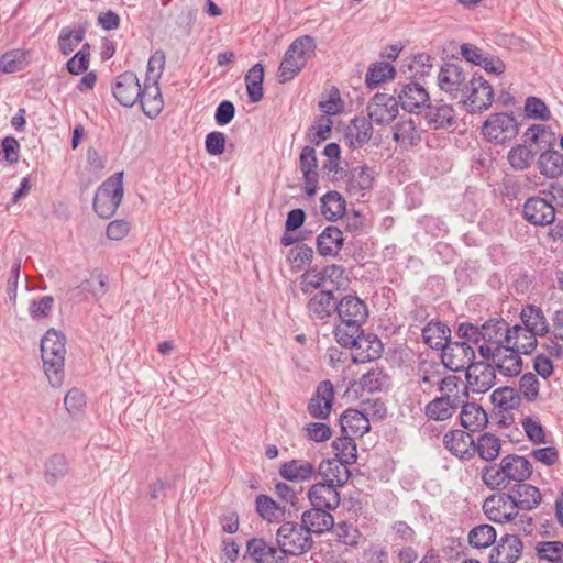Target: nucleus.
<instances>
[{"label":"nucleus","mask_w":563,"mask_h":563,"mask_svg":"<svg viewBox=\"0 0 563 563\" xmlns=\"http://www.w3.org/2000/svg\"><path fill=\"white\" fill-rule=\"evenodd\" d=\"M438 86L452 98L460 96L461 100L467 106L470 113H482L487 110L489 97L479 98L477 89L484 86V90L486 89V92L492 97V85L477 73H474L467 79V73L463 66L455 63H445L438 74Z\"/></svg>","instance_id":"f257e3e1"},{"label":"nucleus","mask_w":563,"mask_h":563,"mask_svg":"<svg viewBox=\"0 0 563 563\" xmlns=\"http://www.w3.org/2000/svg\"><path fill=\"white\" fill-rule=\"evenodd\" d=\"M532 471V464L527 457L511 453L503 456L499 463L483 466L481 479L492 490H505L512 486V483L529 479Z\"/></svg>","instance_id":"f03ea898"},{"label":"nucleus","mask_w":563,"mask_h":563,"mask_svg":"<svg viewBox=\"0 0 563 563\" xmlns=\"http://www.w3.org/2000/svg\"><path fill=\"white\" fill-rule=\"evenodd\" d=\"M66 338L63 332L49 329L41 340V357L44 373L49 385L54 388L64 382V367L66 355Z\"/></svg>","instance_id":"7ed1b4c3"},{"label":"nucleus","mask_w":563,"mask_h":563,"mask_svg":"<svg viewBox=\"0 0 563 563\" xmlns=\"http://www.w3.org/2000/svg\"><path fill=\"white\" fill-rule=\"evenodd\" d=\"M335 340L342 347L352 349V361L355 364L377 360L384 350L380 339L374 333H365L362 328L350 333L341 330L335 333Z\"/></svg>","instance_id":"20e7f679"},{"label":"nucleus","mask_w":563,"mask_h":563,"mask_svg":"<svg viewBox=\"0 0 563 563\" xmlns=\"http://www.w3.org/2000/svg\"><path fill=\"white\" fill-rule=\"evenodd\" d=\"M523 141L525 144L514 146L507 155L510 166L516 170L527 169L534 158V153L528 148L527 144L541 145L544 143L551 145L554 141V133L542 124H532L523 134Z\"/></svg>","instance_id":"39448f33"},{"label":"nucleus","mask_w":563,"mask_h":563,"mask_svg":"<svg viewBox=\"0 0 563 563\" xmlns=\"http://www.w3.org/2000/svg\"><path fill=\"white\" fill-rule=\"evenodd\" d=\"M521 324L512 325V332L528 333L529 342L522 343V354H530L538 345V336H543L549 332V324L540 307L526 305L520 311Z\"/></svg>","instance_id":"423d86ee"},{"label":"nucleus","mask_w":563,"mask_h":563,"mask_svg":"<svg viewBox=\"0 0 563 563\" xmlns=\"http://www.w3.org/2000/svg\"><path fill=\"white\" fill-rule=\"evenodd\" d=\"M123 198V172L115 173L104 180L97 189L93 198V210L103 219L111 218Z\"/></svg>","instance_id":"0eeeda50"},{"label":"nucleus","mask_w":563,"mask_h":563,"mask_svg":"<svg viewBox=\"0 0 563 563\" xmlns=\"http://www.w3.org/2000/svg\"><path fill=\"white\" fill-rule=\"evenodd\" d=\"M336 313L340 324L334 328V334L341 330L346 333L358 331L368 318L367 305L353 295H346L339 300Z\"/></svg>","instance_id":"6e6552de"},{"label":"nucleus","mask_w":563,"mask_h":563,"mask_svg":"<svg viewBox=\"0 0 563 563\" xmlns=\"http://www.w3.org/2000/svg\"><path fill=\"white\" fill-rule=\"evenodd\" d=\"M314 49V41L309 35L300 36L289 45L284 53V82L299 75Z\"/></svg>","instance_id":"1a4fd4ad"},{"label":"nucleus","mask_w":563,"mask_h":563,"mask_svg":"<svg viewBox=\"0 0 563 563\" xmlns=\"http://www.w3.org/2000/svg\"><path fill=\"white\" fill-rule=\"evenodd\" d=\"M482 133L492 143L505 144L518 135L519 124L512 114L493 113L483 123Z\"/></svg>","instance_id":"9d476101"},{"label":"nucleus","mask_w":563,"mask_h":563,"mask_svg":"<svg viewBox=\"0 0 563 563\" xmlns=\"http://www.w3.org/2000/svg\"><path fill=\"white\" fill-rule=\"evenodd\" d=\"M441 361L449 371H466L475 362L474 347L467 342L453 341L450 336L441 350Z\"/></svg>","instance_id":"9b49d317"},{"label":"nucleus","mask_w":563,"mask_h":563,"mask_svg":"<svg viewBox=\"0 0 563 563\" xmlns=\"http://www.w3.org/2000/svg\"><path fill=\"white\" fill-rule=\"evenodd\" d=\"M483 510L489 520L497 523L511 522L518 516L510 495L503 490L488 496L483 503Z\"/></svg>","instance_id":"f8f14e48"},{"label":"nucleus","mask_w":563,"mask_h":563,"mask_svg":"<svg viewBox=\"0 0 563 563\" xmlns=\"http://www.w3.org/2000/svg\"><path fill=\"white\" fill-rule=\"evenodd\" d=\"M496 368L489 362H474L470 368L466 369L467 385L464 387L463 393L465 397L468 396V387L473 393H486L489 390L496 380Z\"/></svg>","instance_id":"ddd939ff"},{"label":"nucleus","mask_w":563,"mask_h":563,"mask_svg":"<svg viewBox=\"0 0 563 563\" xmlns=\"http://www.w3.org/2000/svg\"><path fill=\"white\" fill-rule=\"evenodd\" d=\"M399 101L388 93H376L367 103L369 120L378 125L388 124L398 115Z\"/></svg>","instance_id":"4468645a"},{"label":"nucleus","mask_w":563,"mask_h":563,"mask_svg":"<svg viewBox=\"0 0 563 563\" xmlns=\"http://www.w3.org/2000/svg\"><path fill=\"white\" fill-rule=\"evenodd\" d=\"M522 216L529 223L544 227L553 223L555 220V208L552 200L533 196L526 200Z\"/></svg>","instance_id":"2eb2a0df"},{"label":"nucleus","mask_w":563,"mask_h":563,"mask_svg":"<svg viewBox=\"0 0 563 563\" xmlns=\"http://www.w3.org/2000/svg\"><path fill=\"white\" fill-rule=\"evenodd\" d=\"M523 543L517 533H505L496 540L489 553V563H516L522 555Z\"/></svg>","instance_id":"dca6fc26"},{"label":"nucleus","mask_w":563,"mask_h":563,"mask_svg":"<svg viewBox=\"0 0 563 563\" xmlns=\"http://www.w3.org/2000/svg\"><path fill=\"white\" fill-rule=\"evenodd\" d=\"M474 440L472 432L454 429L443 435V445L460 461L467 462L475 456Z\"/></svg>","instance_id":"f3484780"},{"label":"nucleus","mask_w":563,"mask_h":563,"mask_svg":"<svg viewBox=\"0 0 563 563\" xmlns=\"http://www.w3.org/2000/svg\"><path fill=\"white\" fill-rule=\"evenodd\" d=\"M334 401V387L331 380L324 379L319 383L313 396L307 405L308 413L319 420H325L331 413Z\"/></svg>","instance_id":"a211bd4d"},{"label":"nucleus","mask_w":563,"mask_h":563,"mask_svg":"<svg viewBox=\"0 0 563 563\" xmlns=\"http://www.w3.org/2000/svg\"><path fill=\"white\" fill-rule=\"evenodd\" d=\"M346 191L350 196L363 198L369 192L374 184V170L366 164L345 170Z\"/></svg>","instance_id":"6ab92c4d"},{"label":"nucleus","mask_w":563,"mask_h":563,"mask_svg":"<svg viewBox=\"0 0 563 563\" xmlns=\"http://www.w3.org/2000/svg\"><path fill=\"white\" fill-rule=\"evenodd\" d=\"M141 84L132 71H125L115 78L112 93L115 100L125 108L133 107L140 98Z\"/></svg>","instance_id":"aec40b11"},{"label":"nucleus","mask_w":563,"mask_h":563,"mask_svg":"<svg viewBox=\"0 0 563 563\" xmlns=\"http://www.w3.org/2000/svg\"><path fill=\"white\" fill-rule=\"evenodd\" d=\"M343 269L338 265H328L321 271L307 269L302 275L303 290L312 289H334L336 288L335 279L340 278Z\"/></svg>","instance_id":"412c9836"},{"label":"nucleus","mask_w":563,"mask_h":563,"mask_svg":"<svg viewBox=\"0 0 563 563\" xmlns=\"http://www.w3.org/2000/svg\"><path fill=\"white\" fill-rule=\"evenodd\" d=\"M496 371L505 377H516L522 371V358L517 347L510 344L496 345Z\"/></svg>","instance_id":"4be33fe9"},{"label":"nucleus","mask_w":563,"mask_h":563,"mask_svg":"<svg viewBox=\"0 0 563 563\" xmlns=\"http://www.w3.org/2000/svg\"><path fill=\"white\" fill-rule=\"evenodd\" d=\"M508 494L511 497L512 508L530 511L536 509L542 501L540 489L531 484L521 482L510 486Z\"/></svg>","instance_id":"5701e85b"},{"label":"nucleus","mask_w":563,"mask_h":563,"mask_svg":"<svg viewBox=\"0 0 563 563\" xmlns=\"http://www.w3.org/2000/svg\"><path fill=\"white\" fill-rule=\"evenodd\" d=\"M424 119L432 130H444L456 124L453 107L442 101H429L426 106Z\"/></svg>","instance_id":"b1692460"},{"label":"nucleus","mask_w":563,"mask_h":563,"mask_svg":"<svg viewBox=\"0 0 563 563\" xmlns=\"http://www.w3.org/2000/svg\"><path fill=\"white\" fill-rule=\"evenodd\" d=\"M336 484L319 482L308 490V499L313 507L334 510L339 507L341 497Z\"/></svg>","instance_id":"393cba45"},{"label":"nucleus","mask_w":563,"mask_h":563,"mask_svg":"<svg viewBox=\"0 0 563 563\" xmlns=\"http://www.w3.org/2000/svg\"><path fill=\"white\" fill-rule=\"evenodd\" d=\"M312 545L310 533L305 529H296V525L284 521V555H298Z\"/></svg>","instance_id":"a878e982"},{"label":"nucleus","mask_w":563,"mask_h":563,"mask_svg":"<svg viewBox=\"0 0 563 563\" xmlns=\"http://www.w3.org/2000/svg\"><path fill=\"white\" fill-rule=\"evenodd\" d=\"M330 511L312 506L301 516V529L307 530L310 534H321L331 530L334 527V518Z\"/></svg>","instance_id":"bb28decb"},{"label":"nucleus","mask_w":563,"mask_h":563,"mask_svg":"<svg viewBox=\"0 0 563 563\" xmlns=\"http://www.w3.org/2000/svg\"><path fill=\"white\" fill-rule=\"evenodd\" d=\"M398 99L402 109L408 112H419L430 101L424 87L417 82L404 85L398 92Z\"/></svg>","instance_id":"cd10ccee"},{"label":"nucleus","mask_w":563,"mask_h":563,"mask_svg":"<svg viewBox=\"0 0 563 563\" xmlns=\"http://www.w3.org/2000/svg\"><path fill=\"white\" fill-rule=\"evenodd\" d=\"M300 170L305 179V192L312 197L316 195L319 183L318 163L316 151L311 146H305L299 157Z\"/></svg>","instance_id":"c85d7f7f"},{"label":"nucleus","mask_w":563,"mask_h":563,"mask_svg":"<svg viewBox=\"0 0 563 563\" xmlns=\"http://www.w3.org/2000/svg\"><path fill=\"white\" fill-rule=\"evenodd\" d=\"M159 81H144L141 87L139 101L144 114L151 119H155L164 107Z\"/></svg>","instance_id":"c756f323"},{"label":"nucleus","mask_w":563,"mask_h":563,"mask_svg":"<svg viewBox=\"0 0 563 563\" xmlns=\"http://www.w3.org/2000/svg\"><path fill=\"white\" fill-rule=\"evenodd\" d=\"M462 400L457 395H443L435 397L427 404L424 413L430 420L444 421L450 419L460 407Z\"/></svg>","instance_id":"7c9ffc66"},{"label":"nucleus","mask_w":563,"mask_h":563,"mask_svg":"<svg viewBox=\"0 0 563 563\" xmlns=\"http://www.w3.org/2000/svg\"><path fill=\"white\" fill-rule=\"evenodd\" d=\"M338 303L332 289H322L309 299L307 307L313 318L325 320L336 312Z\"/></svg>","instance_id":"2f4dec72"},{"label":"nucleus","mask_w":563,"mask_h":563,"mask_svg":"<svg viewBox=\"0 0 563 563\" xmlns=\"http://www.w3.org/2000/svg\"><path fill=\"white\" fill-rule=\"evenodd\" d=\"M460 421L465 430L478 432L486 428L488 415L478 404L467 401L461 406Z\"/></svg>","instance_id":"473e14b6"},{"label":"nucleus","mask_w":563,"mask_h":563,"mask_svg":"<svg viewBox=\"0 0 563 563\" xmlns=\"http://www.w3.org/2000/svg\"><path fill=\"white\" fill-rule=\"evenodd\" d=\"M372 135V121L365 117H355L352 119L344 137L350 147L361 148L369 142Z\"/></svg>","instance_id":"72a5a7b5"},{"label":"nucleus","mask_w":563,"mask_h":563,"mask_svg":"<svg viewBox=\"0 0 563 563\" xmlns=\"http://www.w3.org/2000/svg\"><path fill=\"white\" fill-rule=\"evenodd\" d=\"M341 433H350L354 437H363L371 429L367 415L363 411L349 408L340 416Z\"/></svg>","instance_id":"f704fd0d"},{"label":"nucleus","mask_w":563,"mask_h":563,"mask_svg":"<svg viewBox=\"0 0 563 563\" xmlns=\"http://www.w3.org/2000/svg\"><path fill=\"white\" fill-rule=\"evenodd\" d=\"M344 243L343 232L334 225L327 227L317 238V251L323 256H336Z\"/></svg>","instance_id":"c9c22d12"},{"label":"nucleus","mask_w":563,"mask_h":563,"mask_svg":"<svg viewBox=\"0 0 563 563\" xmlns=\"http://www.w3.org/2000/svg\"><path fill=\"white\" fill-rule=\"evenodd\" d=\"M318 474L324 479V483L343 486L350 478L347 465L339 459L323 460L317 470Z\"/></svg>","instance_id":"e433bc0d"},{"label":"nucleus","mask_w":563,"mask_h":563,"mask_svg":"<svg viewBox=\"0 0 563 563\" xmlns=\"http://www.w3.org/2000/svg\"><path fill=\"white\" fill-rule=\"evenodd\" d=\"M246 553L256 563H282L278 550L262 538H253L246 543Z\"/></svg>","instance_id":"4c0bfd02"},{"label":"nucleus","mask_w":563,"mask_h":563,"mask_svg":"<svg viewBox=\"0 0 563 563\" xmlns=\"http://www.w3.org/2000/svg\"><path fill=\"white\" fill-rule=\"evenodd\" d=\"M510 330L504 319H489L482 324L483 341L496 345L510 344Z\"/></svg>","instance_id":"58836bf2"},{"label":"nucleus","mask_w":563,"mask_h":563,"mask_svg":"<svg viewBox=\"0 0 563 563\" xmlns=\"http://www.w3.org/2000/svg\"><path fill=\"white\" fill-rule=\"evenodd\" d=\"M391 378L383 367H374L360 377L358 386L368 394L387 390Z\"/></svg>","instance_id":"ea45409f"},{"label":"nucleus","mask_w":563,"mask_h":563,"mask_svg":"<svg viewBox=\"0 0 563 563\" xmlns=\"http://www.w3.org/2000/svg\"><path fill=\"white\" fill-rule=\"evenodd\" d=\"M540 174L547 178H558L563 175V153L548 148L544 150L537 162Z\"/></svg>","instance_id":"a19ab883"},{"label":"nucleus","mask_w":563,"mask_h":563,"mask_svg":"<svg viewBox=\"0 0 563 563\" xmlns=\"http://www.w3.org/2000/svg\"><path fill=\"white\" fill-rule=\"evenodd\" d=\"M451 336V329L441 321H430L422 328V340L432 350H442Z\"/></svg>","instance_id":"79ce46f5"},{"label":"nucleus","mask_w":563,"mask_h":563,"mask_svg":"<svg viewBox=\"0 0 563 563\" xmlns=\"http://www.w3.org/2000/svg\"><path fill=\"white\" fill-rule=\"evenodd\" d=\"M475 454L490 464L501 452V440L492 432H484L474 440Z\"/></svg>","instance_id":"37998d69"},{"label":"nucleus","mask_w":563,"mask_h":563,"mask_svg":"<svg viewBox=\"0 0 563 563\" xmlns=\"http://www.w3.org/2000/svg\"><path fill=\"white\" fill-rule=\"evenodd\" d=\"M492 404L500 411H510L520 407L522 399L519 391L511 386L496 388L490 394Z\"/></svg>","instance_id":"c03bdc74"},{"label":"nucleus","mask_w":563,"mask_h":563,"mask_svg":"<svg viewBox=\"0 0 563 563\" xmlns=\"http://www.w3.org/2000/svg\"><path fill=\"white\" fill-rule=\"evenodd\" d=\"M317 473L314 465L305 460L284 462V479L289 482H303L311 479Z\"/></svg>","instance_id":"a18cd8bd"},{"label":"nucleus","mask_w":563,"mask_h":563,"mask_svg":"<svg viewBox=\"0 0 563 563\" xmlns=\"http://www.w3.org/2000/svg\"><path fill=\"white\" fill-rule=\"evenodd\" d=\"M68 471V461L63 454H53L44 463V478L51 486L63 479Z\"/></svg>","instance_id":"49530a36"},{"label":"nucleus","mask_w":563,"mask_h":563,"mask_svg":"<svg viewBox=\"0 0 563 563\" xmlns=\"http://www.w3.org/2000/svg\"><path fill=\"white\" fill-rule=\"evenodd\" d=\"M86 35V27L78 25L75 29L68 26L63 27L58 35V49L62 55H70L75 48L84 41Z\"/></svg>","instance_id":"de8ad7c7"},{"label":"nucleus","mask_w":563,"mask_h":563,"mask_svg":"<svg viewBox=\"0 0 563 563\" xmlns=\"http://www.w3.org/2000/svg\"><path fill=\"white\" fill-rule=\"evenodd\" d=\"M247 96L251 102H258L263 98L264 66L261 63L253 65L244 77Z\"/></svg>","instance_id":"09e8293b"},{"label":"nucleus","mask_w":563,"mask_h":563,"mask_svg":"<svg viewBox=\"0 0 563 563\" xmlns=\"http://www.w3.org/2000/svg\"><path fill=\"white\" fill-rule=\"evenodd\" d=\"M332 449L335 457L345 463L347 466L356 462L357 450L354 435L342 433V435L332 442Z\"/></svg>","instance_id":"8fccbe9b"},{"label":"nucleus","mask_w":563,"mask_h":563,"mask_svg":"<svg viewBox=\"0 0 563 563\" xmlns=\"http://www.w3.org/2000/svg\"><path fill=\"white\" fill-rule=\"evenodd\" d=\"M321 213L329 221H336L345 213V200L338 191H328L321 198Z\"/></svg>","instance_id":"3c124183"},{"label":"nucleus","mask_w":563,"mask_h":563,"mask_svg":"<svg viewBox=\"0 0 563 563\" xmlns=\"http://www.w3.org/2000/svg\"><path fill=\"white\" fill-rule=\"evenodd\" d=\"M287 254V262L291 272L305 271L312 262L313 250L305 243L294 244Z\"/></svg>","instance_id":"603ef678"},{"label":"nucleus","mask_w":563,"mask_h":563,"mask_svg":"<svg viewBox=\"0 0 563 563\" xmlns=\"http://www.w3.org/2000/svg\"><path fill=\"white\" fill-rule=\"evenodd\" d=\"M29 52L22 48L5 52L0 57V71L13 74L24 69L29 64Z\"/></svg>","instance_id":"864d4df0"},{"label":"nucleus","mask_w":563,"mask_h":563,"mask_svg":"<svg viewBox=\"0 0 563 563\" xmlns=\"http://www.w3.org/2000/svg\"><path fill=\"white\" fill-rule=\"evenodd\" d=\"M393 137L395 142L405 146H415L420 141V134L411 119L397 122Z\"/></svg>","instance_id":"5fc2aeb1"},{"label":"nucleus","mask_w":563,"mask_h":563,"mask_svg":"<svg viewBox=\"0 0 563 563\" xmlns=\"http://www.w3.org/2000/svg\"><path fill=\"white\" fill-rule=\"evenodd\" d=\"M496 530L493 526L483 523L473 528L468 533V542L475 549H486L496 542Z\"/></svg>","instance_id":"6e6d98bb"},{"label":"nucleus","mask_w":563,"mask_h":563,"mask_svg":"<svg viewBox=\"0 0 563 563\" xmlns=\"http://www.w3.org/2000/svg\"><path fill=\"white\" fill-rule=\"evenodd\" d=\"M395 67L386 62H377L373 64L366 75L365 84L368 88H375L379 84L395 76Z\"/></svg>","instance_id":"4d7b16f0"},{"label":"nucleus","mask_w":563,"mask_h":563,"mask_svg":"<svg viewBox=\"0 0 563 563\" xmlns=\"http://www.w3.org/2000/svg\"><path fill=\"white\" fill-rule=\"evenodd\" d=\"M536 552L540 560L551 563H563V542L561 541L538 542Z\"/></svg>","instance_id":"13d9d810"},{"label":"nucleus","mask_w":563,"mask_h":563,"mask_svg":"<svg viewBox=\"0 0 563 563\" xmlns=\"http://www.w3.org/2000/svg\"><path fill=\"white\" fill-rule=\"evenodd\" d=\"M90 44L85 43L81 48L66 63V69L73 75L87 71L90 62Z\"/></svg>","instance_id":"bf43d9fd"},{"label":"nucleus","mask_w":563,"mask_h":563,"mask_svg":"<svg viewBox=\"0 0 563 563\" xmlns=\"http://www.w3.org/2000/svg\"><path fill=\"white\" fill-rule=\"evenodd\" d=\"M517 390L521 395V399L528 402L536 401L540 391V383L537 376L532 373L523 374L519 379V389Z\"/></svg>","instance_id":"052dcab7"},{"label":"nucleus","mask_w":563,"mask_h":563,"mask_svg":"<svg viewBox=\"0 0 563 563\" xmlns=\"http://www.w3.org/2000/svg\"><path fill=\"white\" fill-rule=\"evenodd\" d=\"M525 114L530 119L548 121L551 118V112L545 102L534 96H530L525 101Z\"/></svg>","instance_id":"680f3d73"},{"label":"nucleus","mask_w":563,"mask_h":563,"mask_svg":"<svg viewBox=\"0 0 563 563\" xmlns=\"http://www.w3.org/2000/svg\"><path fill=\"white\" fill-rule=\"evenodd\" d=\"M257 514L265 520L274 522L278 520L279 505L267 495H258L255 500Z\"/></svg>","instance_id":"e2e57ef3"},{"label":"nucleus","mask_w":563,"mask_h":563,"mask_svg":"<svg viewBox=\"0 0 563 563\" xmlns=\"http://www.w3.org/2000/svg\"><path fill=\"white\" fill-rule=\"evenodd\" d=\"M332 126L333 122L329 117L323 114L320 115L309 130L310 141L318 145L321 142L328 140L331 135Z\"/></svg>","instance_id":"0e129e2a"},{"label":"nucleus","mask_w":563,"mask_h":563,"mask_svg":"<svg viewBox=\"0 0 563 563\" xmlns=\"http://www.w3.org/2000/svg\"><path fill=\"white\" fill-rule=\"evenodd\" d=\"M456 335L461 339L460 342H467L468 344L477 345L483 340L482 325L478 327L473 322H461L456 329Z\"/></svg>","instance_id":"69168bd1"},{"label":"nucleus","mask_w":563,"mask_h":563,"mask_svg":"<svg viewBox=\"0 0 563 563\" xmlns=\"http://www.w3.org/2000/svg\"><path fill=\"white\" fill-rule=\"evenodd\" d=\"M165 67V53L155 51L147 62L146 76L144 81H159Z\"/></svg>","instance_id":"338daca9"},{"label":"nucleus","mask_w":563,"mask_h":563,"mask_svg":"<svg viewBox=\"0 0 563 563\" xmlns=\"http://www.w3.org/2000/svg\"><path fill=\"white\" fill-rule=\"evenodd\" d=\"M305 437L309 441L324 442L332 437V429L324 422H311L303 428Z\"/></svg>","instance_id":"774afa93"}]
</instances>
